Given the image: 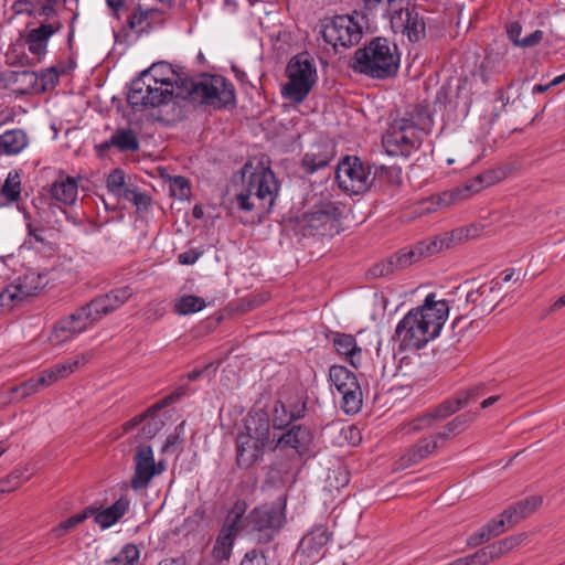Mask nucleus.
<instances>
[{
    "label": "nucleus",
    "mask_w": 565,
    "mask_h": 565,
    "mask_svg": "<svg viewBox=\"0 0 565 565\" xmlns=\"http://www.w3.org/2000/svg\"><path fill=\"white\" fill-rule=\"evenodd\" d=\"M173 96L221 108L234 100V90L222 76L182 78L162 62L152 64L131 82L127 100L132 109L143 110L167 104Z\"/></svg>",
    "instance_id": "f257e3e1"
},
{
    "label": "nucleus",
    "mask_w": 565,
    "mask_h": 565,
    "mask_svg": "<svg viewBox=\"0 0 565 565\" xmlns=\"http://www.w3.org/2000/svg\"><path fill=\"white\" fill-rule=\"evenodd\" d=\"M449 313L445 300H437L435 294H428L424 303L412 309L397 324L394 339L401 350L420 349L435 339Z\"/></svg>",
    "instance_id": "f03ea898"
},
{
    "label": "nucleus",
    "mask_w": 565,
    "mask_h": 565,
    "mask_svg": "<svg viewBox=\"0 0 565 565\" xmlns=\"http://www.w3.org/2000/svg\"><path fill=\"white\" fill-rule=\"evenodd\" d=\"M431 115L424 106H416L404 117L394 119L382 138L387 154L407 157L418 149L433 128Z\"/></svg>",
    "instance_id": "7ed1b4c3"
},
{
    "label": "nucleus",
    "mask_w": 565,
    "mask_h": 565,
    "mask_svg": "<svg viewBox=\"0 0 565 565\" xmlns=\"http://www.w3.org/2000/svg\"><path fill=\"white\" fill-rule=\"evenodd\" d=\"M243 189L236 194L235 203L242 211L268 212L278 194L279 185L270 168L258 162L256 167L247 162L242 170Z\"/></svg>",
    "instance_id": "20e7f679"
},
{
    "label": "nucleus",
    "mask_w": 565,
    "mask_h": 565,
    "mask_svg": "<svg viewBox=\"0 0 565 565\" xmlns=\"http://www.w3.org/2000/svg\"><path fill=\"white\" fill-rule=\"evenodd\" d=\"M399 66L397 46L385 38H375L354 53V72L372 78L384 79L394 76Z\"/></svg>",
    "instance_id": "39448f33"
},
{
    "label": "nucleus",
    "mask_w": 565,
    "mask_h": 565,
    "mask_svg": "<svg viewBox=\"0 0 565 565\" xmlns=\"http://www.w3.org/2000/svg\"><path fill=\"white\" fill-rule=\"evenodd\" d=\"M270 422L265 413L249 415L244 430L236 438V462L249 468L263 458L264 449L270 444Z\"/></svg>",
    "instance_id": "423d86ee"
},
{
    "label": "nucleus",
    "mask_w": 565,
    "mask_h": 565,
    "mask_svg": "<svg viewBox=\"0 0 565 565\" xmlns=\"http://www.w3.org/2000/svg\"><path fill=\"white\" fill-rule=\"evenodd\" d=\"M359 19H362V15L358 12L352 15L326 17L319 22L320 33L334 50L352 47L359 44L363 36V26Z\"/></svg>",
    "instance_id": "0eeeda50"
},
{
    "label": "nucleus",
    "mask_w": 565,
    "mask_h": 565,
    "mask_svg": "<svg viewBox=\"0 0 565 565\" xmlns=\"http://www.w3.org/2000/svg\"><path fill=\"white\" fill-rule=\"evenodd\" d=\"M500 178L493 171L484 172L469 180L462 186L423 200L417 211L419 214H429L439 209L452 206L469 199L471 194L478 193L482 189L494 184Z\"/></svg>",
    "instance_id": "6e6552de"
},
{
    "label": "nucleus",
    "mask_w": 565,
    "mask_h": 565,
    "mask_svg": "<svg viewBox=\"0 0 565 565\" xmlns=\"http://www.w3.org/2000/svg\"><path fill=\"white\" fill-rule=\"evenodd\" d=\"M288 82L284 85L282 94L295 103H301L312 89L317 81V70L307 54L294 56L286 68Z\"/></svg>",
    "instance_id": "1a4fd4ad"
},
{
    "label": "nucleus",
    "mask_w": 565,
    "mask_h": 565,
    "mask_svg": "<svg viewBox=\"0 0 565 565\" xmlns=\"http://www.w3.org/2000/svg\"><path fill=\"white\" fill-rule=\"evenodd\" d=\"M285 523V514L278 508L262 507L252 510L242 524L245 530L258 543L270 542Z\"/></svg>",
    "instance_id": "9d476101"
},
{
    "label": "nucleus",
    "mask_w": 565,
    "mask_h": 565,
    "mask_svg": "<svg viewBox=\"0 0 565 565\" xmlns=\"http://www.w3.org/2000/svg\"><path fill=\"white\" fill-rule=\"evenodd\" d=\"M45 284V277L34 271H26L13 278L0 292V310L13 308L36 296Z\"/></svg>",
    "instance_id": "9b49d317"
},
{
    "label": "nucleus",
    "mask_w": 565,
    "mask_h": 565,
    "mask_svg": "<svg viewBox=\"0 0 565 565\" xmlns=\"http://www.w3.org/2000/svg\"><path fill=\"white\" fill-rule=\"evenodd\" d=\"M341 216L340 207L331 201H321L299 218L305 235H324L337 227Z\"/></svg>",
    "instance_id": "f8f14e48"
},
{
    "label": "nucleus",
    "mask_w": 565,
    "mask_h": 565,
    "mask_svg": "<svg viewBox=\"0 0 565 565\" xmlns=\"http://www.w3.org/2000/svg\"><path fill=\"white\" fill-rule=\"evenodd\" d=\"M339 186L345 192L361 194L367 191L373 182L371 168L356 157L345 158L335 173Z\"/></svg>",
    "instance_id": "ddd939ff"
},
{
    "label": "nucleus",
    "mask_w": 565,
    "mask_h": 565,
    "mask_svg": "<svg viewBox=\"0 0 565 565\" xmlns=\"http://www.w3.org/2000/svg\"><path fill=\"white\" fill-rule=\"evenodd\" d=\"M329 377L342 395V408L347 414H355L362 406V391L354 373L342 365L330 367Z\"/></svg>",
    "instance_id": "4468645a"
},
{
    "label": "nucleus",
    "mask_w": 565,
    "mask_h": 565,
    "mask_svg": "<svg viewBox=\"0 0 565 565\" xmlns=\"http://www.w3.org/2000/svg\"><path fill=\"white\" fill-rule=\"evenodd\" d=\"M246 511V503L237 501L225 518L224 525L213 547V556L217 561L228 559L232 553L236 534L242 530V518Z\"/></svg>",
    "instance_id": "2eb2a0df"
},
{
    "label": "nucleus",
    "mask_w": 565,
    "mask_h": 565,
    "mask_svg": "<svg viewBox=\"0 0 565 565\" xmlns=\"http://www.w3.org/2000/svg\"><path fill=\"white\" fill-rule=\"evenodd\" d=\"M135 472L130 479V487L134 490L146 489L154 476L166 470L163 461L156 462L150 446H140L135 454Z\"/></svg>",
    "instance_id": "dca6fc26"
},
{
    "label": "nucleus",
    "mask_w": 565,
    "mask_h": 565,
    "mask_svg": "<svg viewBox=\"0 0 565 565\" xmlns=\"http://www.w3.org/2000/svg\"><path fill=\"white\" fill-rule=\"evenodd\" d=\"M331 533L324 525H316L300 541L295 553V558L300 565H306L319 559L324 546L330 541Z\"/></svg>",
    "instance_id": "f3484780"
},
{
    "label": "nucleus",
    "mask_w": 565,
    "mask_h": 565,
    "mask_svg": "<svg viewBox=\"0 0 565 565\" xmlns=\"http://www.w3.org/2000/svg\"><path fill=\"white\" fill-rule=\"evenodd\" d=\"M36 20L39 21V26L28 32L25 43L29 51L40 58L46 53L49 39L61 30L62 22L58 15L42 17Z\"/></svg>",
    "instance_id": "a211bd4d"
},
{
    "label": "nucleus",
    "mask_w": 565,
    "mask_h": 565,
    "mask_svg": "<svg viewBox=\"0 0 565 565\" xmlns=\"http://www.w3.org/2000/svg\"><path fill=\"white\" fill-rule=\"evenodd\" d=\"M270 440V444L275 443L274 449H291L295 455L300 457L309 450L312 443V433L306 426L294 425L278 437L274 434Z\"/></svg>",
    "instance_id": "6ab92c4d"
},
{
    "label": "nucleus",
    "mask_w": 565,
    "mask_h": 565,
    "mask_svg": "<svg viewBox=\"0 0 565 565\" xmlns=\"http://www.w3.org/2000/svg\"><path fill=\"white\" fill-rule=\"evenodd\" d=\"M427 239L417 243L409 249H402L390 258L386 264L377 265L373 268L374 275H386L394 269L405 268L423 257L431 256L430 248L428 249Z\"/></svg>",
    "instance_id": "aec40b11"
},
{
    "label": "nucleus",
    "mask_w": 565,
    "mask_h": 565,
    "mask_svg": "<svg viewBox=\"0 0 565 565\" xmlns=\"http://www.w3.org/2000/svg\"><path fill=\"white\" fill-rule=\"evenodd\" d=\"M481 228L478 225L458 227L437 236L427 238L428 249L433 255L444 249H449L480 235Z\"/></svg>",
    "instance_id": "412c9836"
},
{
    "label": "nucleus",
    "mask_w": 565,
    "mask_h": 565,
    "mask_svg": "<svg viewBox=\"0 0 565 565\" xmlns=\"http://www.w3.org/2000/svg\"><path fill=\"white\" fill-rule=\"evenodd\" d=\"M438 444L436 438L430 435L429 437L420 439L414 446L407 449L399 459L395 462V469H406L413 465L426 459L430 454L436 451Z\"/></svg>",
    "instance_id": "4be33fe9"
},
{
    "label": "nucleus",
    "mask_w": 565,
    "mask_h": 565,
    "mask_svg": "<svg viewBox=\"0 0 565 565\" xmlns=\"http://www.w3.org/2000/svg\"><path fill=\"white\" fill-rule=\"evenodd\" d=\"M500 294L499 282L483 284L466 294V301L479 307L482 312H490L497 305Z\"/></svg>",
    "instance_id": "5701e85b"
},
{
    "label": "nucleus",
    "mask_w": 565,
    "mask_h": 565,
    "mask_svg": "<svg viewBox=\"0 0 565 565\" xmlns=\"http://www.w3.org/2000/svg\"><path fill=\"white\" fill-rule=\"evenodd\" d=\"M131 296V288L125 286L93 299L92 306L95 307L96 315L104 317L122 306Z\"/></svg>",
    "instance_id": "b1692460"
},
{
    "label": "nucleus",
    "mask_w": 565,
    "mask_h": 565,
    "mask_svg": "<svg viewBox=\"0 0 565 565\" xmlns=\"http://www.w3.org/2000/svg\"><path fill=\"white\" fill-rule=\"evenodd\" d=\"M392 22L396 26L401 22L399 26L403 28V32L406 33L411 42H417L425 35V23L415 10L399 9L397 17H394Z\"/></svg>",
    "instance_id": "393cba45"
},
{
    "label": "nucleus",
    "mask_w": 565,
    "mask_h": 565,
    "mask_svg": "<svg viewBox=\"0 0 565 565\" xmlns=\"http://www.w3.org/2000/svg\"><path fill=\"white\" fill-rule=\"evenodd\" d=\"M65 0H18L13 4L17 13H26L34 19L57 15L56 4Z\"/></svg>",
    "instance_id": "a878e982"
},
{
    "label": "nucleus",
    "mask_w": 565,
    "mask_h": 565,
    "mask_svg": "<svg viewBox=\"0 0 565 565\" xmlns=\"http://www.w3.org/2000/svg\"><path fill=\"white\" fill-rule=\"evenodd\" d=\"M51 196L64 205H73L78 194V183L73 177L61 174L50 186Z\"/></svg>",
    "instance_id": "bb28decb"
},
{
    "label": "nucleus",
    "mask_w": 565,
    "mask_h": 565,
    "mask_svg": "<svg viewBox=\"0 0 565 565\" xmlns=\"http://www.w3.org/2000/svg\"><path fill=\"white\" fill-rule=\"evenodd\" d=\"M129 500L127 498H119L113 505L98 510L95 508V522L100 525L102 529H107L118 522L128 511Z\"/></svg>",
    "instance_id": "cd10ccee"
},
{
    "label": "nucleus",
    "mask_w": 565,
    "mask_h": 565,
    "mask_svg": "<svg viewBox=\"0 0 565 565\" xmlns=\"http://www.w3.org/2000/svg\"><path fill=\"white\" fill-rule=\"evenodd\" d=\"M542 503L541 497H531L516 502L503 511L508 526H514L532 514Z\"/></svg>",
    "instance_id": "c85d7f7f"
},
{
    "label": "nucleus",
    "mask_w": 565,
    "mask_h": 565,
    "mask_svg": "<svg viewBox=\"0 0 565 565\" xmlns=\"http://www.w3.org/2000/svg\"><path fill=\"white\" fill-rule=\"evenodd\" d=\"M29 143L26 134L22 129L8 130L0 136V153L18 154Z\"/></svg>",
    "instance_id": "c756f323"
},
{
    "label": "nucleus",
    "mask_w": 565,
    "mask_h": 565,
    "mask_svg": "<svg viewBox=\"0 0 565 565\" xmlns=\"http://www.w3.org/2000/svg\"><path fill=\"white\" fill-rule=\"evenodd\" d=\"M333 345L337 352L341 355H344L352 366H359L361 349L358 347L353 335L338 333L333 339Z\"/></svg>",
    "instance_id": "7c9ffc66"
},
{
    "label": "nucleus",
    "mask_w": 565,
    "mask_h": 565,
    "mask_svg": "<svg viewBox=\"0 0 565 565\" xmlns=\"http://www.w3.org/2000/svg\"><path fill=\"white\" fill-rule=\"evenodd\" d=\"M527 539L526 533L511 535L498 542L487 545L492 562L508 554Z\"/></svg>",
    "instance_id": "2f4dec72"
},
{
    "label": "nucleus",
    "mask_w": 565,
    "mask_h": 565,
    "mask_svg": "<svg viewBox=\"0 0 565 565\" xmlns=\"http://www.w3.org/2000/svg\"><path fill=\"white\" fill-rule=\"evenodd\" d=\"M109 146H114L121 151H136L139 148V142L134 130L118 129L111 135L109 141L104 145V147Z\"/></svg>",
    "instance_id": "473e14b6"
},
{
    "label": "nucleus",
    "mask_w": 565,
    "mask_h": 565,
    "mask_svg": "<svg viewBox=\"0 0 565 565\" xmlns=\"http://www.w3.org/2000/svg\"><path fill=\"white\" fill-rule=\"evenodd\" d=\"M21 181L18 172H10L0 191V207L7 206L20 199Z\"/></svg>",
    "instance_id": "72a5a7b5"
},
{
    "label": "nucleus",
    "mask_w": 565,
    "mask_h": 565,
    "mask_svg": "<svg viewBox=\"0 0 565 565\" xmlns=\"http://www.w3.org/2000/svg\"><path fill=\"white\" fill-rule=\"evenodd\" d=\"M68 317L79 333L102 318L100 315H96V309L92 306V301L78 308Z\"/></svg>",
    "instance_id": "f704fd0d"
},
{
    "label": "nucleus",
    "mask_w": 565,
    "mask_h": 565,
    "mask_svg": "<svg viewBox=\"0 0 565 565\" xmlns=\"http://www.w3.org/2000/svg\"><path fill=\"white\" fill-rule=\"evenodd\" d=\"M94 513H95V507H93V505L87 507L83 512H81L78 514H74L71 518L62 521L56 526H54L51 530L50 534L53 535L54 537H62L67 532L72 531L78 524L84 522L86 519L92 516Z\"/></svg>",
    "instance_id": "c9c22d12"
},
{
    "label": "nucleus",
    "mask_w": 565,
    "mask_h": 565,
    "mask_svg": "<svg viewBox=\"0 0 565 565\" xmlns=\"http://www.w3.org/2000/svg\"><path fill=\"white\" fill-rule=\"evenodd\" d=\"M205 307L206 302L203 298L193 295H184L175 301L174 311L178 315L185 316L199 312Z\"/></svg>",
    "instance_id": "e433bc0d"
},
{
    "label": "nucleus",
    "mask_w": 565,
    "mask_h": 565,
    "mask_svg": "<svg viewBox=\"0 0 565 565\" xmlns=\"http://www.w3.org/2000/svg\"><path fill=\"white\" fill-rule=\"evenodd\" d=\"M472 420L468 414H461L450 420L441 431L433 435L438 441L439 439H449L450 437L463 431Z\"/></svg>",
    "instance_id": "4c0bfd02"
},
{
    "label": "nucleus",
    "mask_w": 565,
    "mask_h": 565,
    "mask_svg": "<svg viewBox=\"0 0 565 565\" xmlns=\"http://www.w3.org/2000/svg\"><path fill=\"white\" fill-rule=\"evenodd\" d=\"M331 160V156L328 152H308L301 160V167L308 173H313L319 169L326 168Z\"/></svg>",
    "instance_id": "58836bf2"
},
{
    "label": "nucleus",
    "mask_w": 565,
    "mask_h": 565,
    "mask_svg": "<svg viewBox=\"0 0 565 565\" xmlns=\"http://www.w3.org/2000/svg\"><path fill=\"white\" fill-rule=\"evenodd\" d=\"M156 13L153 9H143L138 6L127 19V26L132 31H143L149 26L148 19Z\"/></svg>",
    "instance_id": "ea45409f"
},
{
    "label": "nucleus",
    "mask_w": 565,
    "mask_h": 565,
    "mask_svg": "<svg viewBox=\"0 0 565 565\" xmlns=\"http://www.w3.org/2000/svg\"><path fill=\"white\" fill-rule=\"evenodd\" d=\"M79 332L76 330L70 317L61 319L54 327L51 340L55 343L65 342Z\"/></svg>",
    "instance_id": "a19ab883"
},
{
    "label": "nucleus",
    "mask_w": 565,
    "mask_h": 565,
    "mask_svg": "<svg viewBox=\"0 0 565 565\" xmlns=\"http://www.w3.org/2000/svg\"><path fill=\"white\" fill-rule=\"evenodd\" d=\"M349 481V472L345 468L339 466L329 470L324 489L332 493L333 491H339L341 488H344Z\"/></svg>",
    "instance_id": "79ce46f5"
},
{
    "label": "nucleus",
    "mask_w": 565,
    "mask_h": 565,
    "mask_svg": "<svg viewBox=\"0 0 565 565\" xmlns=\"http://www.w3.org/2000/svg\"><path fill=\"white\" fill-rule=\"evenodd\" d=\"M139 557V548L135 544H126L106 565H135Z\"/></svg>",
    "instance_id": "37998d69"
},
{
    "label": "nucleus",
    "mask_w": 565,
    "mask_h": 565,
    "mask_svg": "<svg viewBox=\"0 0 565 565\" xmlns=\"http://www.w3.org/2000/svg\"><path fill=\"white\" fill-rule=\"evenodd\" d=\"M462 407V401H460L459 397L456 396L455 398L446 399L445 402L436 406L430 413L431 417H434L436 422H439L457 413Z\"/></svg>",
    "instance_id": "c03bdc74"
},
{
    "label": "nucleus",
    "mask_w": 565,
    "mask_h": 565,
    "mask_svg": "<svg viewBox=\"0 0 565 565\" xmlns=\"http://www.w3.org/2000/svg\"><path fill=\"white\" fill-rule=\"evenodd\" d=\"M67 375H70V372L63 362L43 371L40 376V382L42 383V386H50L58 380L66 377Z\"/></svg>",
    "instance_id": "a18cd8bd"
},
{
    "label": "nucleus",
    "mask_w": 565,
    "mask_h": 565,
    "mask_svg": "<svg viewBox=\"0 0 565 565\" xmlns=\"http://www.w3.org/2000/svg\"><path fill=\"white\" fill-rule=\"evenodd\" d=\"M173 399V396H168L160 401L159 403L154 404L153 406L149 407L145 413L137 415L132 419L128 420L126 424H124L122 428L125 431H129L136 426L140 425L148 416H151L152 414L157 413L162 407L167 406L171 401Z\"/></svg>",
    "instance_id": "49530a36"
},
{
    "label": "nucleus",
    "mask_w": 565,
    "mask_h": 565,
    "mask_svg": "<svg viewBox=\"0 0 565 565\" xmlns=\"http://www.w3.org/2000/svg\"><path fill=\"white\" fill-rule=\"evenodd\" d=\"M107 189L115 195H125V173L120 169L113 170L106 179Z\"/></svg>",
    "instance_id": "de8ad7c7"
},
{
    "label": "nucleus",
    "mask_w": 565,
    "mask_h": 565,
    "mask_svg": "<svg viewBox=\"0 0 565 565\" xmlns=\"http://www.w3.org/2000/svg\"><path fill=\"white\" fill-rule=\"evenodd\" d=\"M149 420L142 426L140 430V438L148 440L153 438L164 426V420L156 416V413L148 416Z\"/></svg>",
    "instance_id": "09e8293b"
},
{
    "label": "nucleus",
    "mask_w": 565,
    "mask_h": 565,
    "mask_svg": "<svg viewBox=\"0 0 565 565\" xmlns=\"http://www.w3.org/2000/svg\"><path fill=\"white\" fill-rule=\"evenodd\" d=\"M170 192L171 195L184 200L188 199L191 191H190V184L188 180L184 177L177 175L170 179Z\"/></svg>",
    "instance_id": "8fccbe9b"
},
{
    "label": "nucleus",
    "mask_w": 565,
    "mask_h": 565,
    "mask_svg": "<svg viewBox=\"0 0 565 565\" xmlns=\"http://www.w3.org/2000/svg\"><path fill=\"white\" fill-rule=\"evenodd\" d=\"M436 420L434 417H431V413H426L417 418H415L414 420H412L411 423H408L404 429H405V433L406 434H413V433H417V431H420V430H424V429H428L430 427H433L435 425Z\"/></svg>",
    "instance_id": "3c124183"
},
{
    "label": "nucleus",
    "mask_w": 565,
    "mask_h": 565,
    "mask_svg": "<svg viewBox=\"0 0 565 565\" xmlns=\"http://www.w3.org/2000/svg\"><path fill=\"white\" fill-rule=\"evenodd\" d=\"M484 527L490 537L493 539L504 533L510 526H508L504 513L502 512L499 519L491 520Z\"/></svg>",
    "instance_id": "603ef678"
},
{
    "label": "nucleus",
    "mask_w": 565,
    "mask_h": 565,
    "mask_svg": "<svg viewBox=\"0 0 565 565\" xmlns=\"http://www.w3.org/2000/svg\"><path fill=\"white\" fill-rule=\"evenodd\" d=\"M183 427L184 422H182L179 426L175 427L174 431L170 434L163 446H162V452H172L174 450V447L180 443L181 435L183 434Z\"/></svg>",
    "instance_id": "864d4df0"
},
{
    "label": "nucleus",
    "mask_w": 565,
    "mask_h": 565,
    "mask_svg": "<svg viewBox=\"0 0 565 565\" xmlns=\"http://www.w3.org/2000/svg\"><path fill=\"white\" fill-rule=\"evenodd\" d=\"M465 559L467 565H487L492 562L487 546L478 550L471 555L466 556Z\"/></svg>",
    "instance_id": "5fc2aeb1"
},
{
    "label": "nucleus",
    "mask_w": 565,
    "mask_h": 565,
    "mask_svg": "<svg viewBox=\"0 0 565 565\" xmlns=\"http://www.w3.org/2000/svg\"><path fill=\"white\" fill-rule=\"evenodd\" d=\"M93 358V353L92 352H85V353H82V354H78L76 355L75 358L73 359H70L67 361H65V365L71 373H73L75 370H77L78 367L85 365L86 363H88Z\"/></svg>",
    "instance_id": "6e6d98bb"
},
{
    "label": "nucleus",
    "mask_w": 565,
    "mask_h": 565,
    "mask_svg": "<svg viewBox=\"0 0 565 565\" xmlns=\"http://www.w3.org/2000/svg\"><path fill=\"white\" fill-rule=\"evenodd\" d=\"M241 565H267V561L262 552L253 550L245 554Z\"/></svg>",
    "instance_id": "4d7b16f0"
},
{
    "label": "nucleus",
    "mask_w": 565,
    "mask_h": 565,
    "mask_svg": "<svg viewBox=\"0 0 565 565\" xmlns=\"http://www.w3.org/2000/svg\"><path fill=\"white\" fill-rule=\"evenodd\" d=\"M483 388V384H478L473 387H470L463 392L458 393L457 396L459 397L460 401H462V405L466 406L468 403L479 397Z\"/></svg>",
    "instance_id": "13d9d810"
},
{
    "label": "nucleus",
    "mask_w": 565,
    "mask_h": 565,
    "mask_svg": "<svg viewBox=\"0 0 565 565\" xmlns=\"http://www.w3.org/2000/svg\"><path fill=\"white\" fill-rule=\"evenodd\" d=\"M42 386V383L40 382V377L38 380L30 379L22 384L19 385V388H21V398H25L35 392H38L39 387Z\"/></svg>",
    "instance_id": "bf43d9fd"
},
{
    "label": "nucleus",
    "mask_w": 565,
    "mask_h": 565,
    "mask_svg": "<svg viewBox=\"0 0 565 565\" xmlns=\"http://www.w3.org/2000/svg\"><path fill=\"white\" fill-rule=\"evenodd\" d=\"M490 540H491V537L487 533L486 527L483 525L479 531H477L476 533H473L469 536L467 543L469 546L476 547V546H479L482 543H486Z\"/></svg>",
    "instance_id": "052dcab7"
},
{
    "label": "nucleus",
    "mask_w": 565,
    "mask_h": 565,
    "mask_svg": "<svg viewBox=\"0 0 565 565\" xmlns=\"http://www.w3.org/2000/svg\"><path fill=\"white\" fill-rule=\"evenodd\" d=\"M216 369H217V365H215L214 363H209L202 367H195L191 372L188 373V380L196 381V380L203 377L204 375H207L210 371L215 372Z\"/></svg>",
    "instance_id": "680f3d73"
},
{
    "label": "nucleus",
    "mask_w": 565,
    "mask_h": 565,
    "mask_svg": "<svg viewBox=\"0 0 565 565\" xmlns=\"http://www.w3.org/2000/svg\"><path fill=\"white\" fill-rule=\"evenodd\" d=\"M543 40V32L541 30H536L531 34L522 38L519 46L521 47H533L537 45Z\"/></svg>",
    "instance_id": "e2e57ef3"
},
{
    "label": "nucleus",
    "mask_w": 565,
    "mask_h": 565,
    "mask_svg": "<svg viewBox=\"0 0 565 565\" xmlns=\"http://www.w3.org/2000/svg\"><path fill=\"white\" fill-rule=\"evenodd\" d=\"M521 32L522 28L518 22H512L507 26V33L509 39L513 42L515 46H519L521 43Z\"/></svg>",
    "instance_id": "0e129e2a"
},
{
    "label": "nucleus",
    "mask_w": 565,
    "mask_h": 565,
    "mask_svg": "<svg viewBox=\"0 0 565 565\" xmlns=\"http://www.w3.org/2000/svg\"><path fill=\"white\" fill-rule=\"evenodd\" d=\"M201 253L194 249H190L179 255V263L183 265H192L199 259Z\"/></svg>",
    "instance_id": "69168bd1"
},
{
    "label": "nucleus",
    "mask_w": 565,
    "mask_h": 565,
    "mask_svg": "<svg viewBox=\"0 0 565 565\" xmlns=\"http://www.w3.org/2000/svg\"><path fill=\"white\" fill-rule=\"evenodd\" d=\"M43 87L46 85L53 86L58 79V73L54 67H51L41 74Z\"/></svg>",
    "instance_id": "338daca9"
},
{
    "label": "nucleus",
    "mask_w": 565,
    "mask_h": 565,
    "mask_svg": "<svg viewBox=\"0 0 565 565\" xmlns=\"http://www.w3.org/2000/svg\"><path fill=\"white\" fill-rule=\"evenodd\" d=\"M38 79V75L33 72L23 71L15 74L17 82H28L30 84Z\"/></svg>",
    "instance_id": "774afa93"
}]
</instances>
